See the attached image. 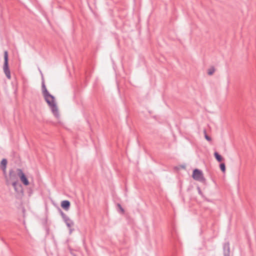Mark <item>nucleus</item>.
<instances>
[{"instance_id":"1","label":"nucleus","mask_w":256,"mask_h":256,"mask_svg":"<svg viewBox=\"0 0 256 256\" xmlns=\"http://www.w3.org/2000/svg\"><path fill=\"white\" fill-rule=\"evenodd\" d=\"M42 90L44 98L50 106L52 114L56 118H58L60 115L58 108L55 101V98L49 93L44 82H42Z\"/></svg>"},{"instance_id":"2","label":"nucleus","mask_w":256,"mask_h":256,"mask_svg":"<svg viewBox=\"0 0 256 256\" xmlns=\"http://www.w3.org/2000/svg\"><path fill=\"white\" fill-rule=\"evenodd\" d=\"M3 69L6 76L8 78L10 79L11 76L10 70L8 68V52L7 51H5L4 52V64Z\"/></svg>"},{"instance_id":"3","label":"nucleus","mask_w":256,"mask_h":256,"mask_svg":"<svg viewBox=\"0 0 256 256\" xmlns=\"http://www.w3.org/2000/svg\"><path fill=\"white\" fill-rule=\"evenodd\" d=\"M192 178L194 180L200 182H203L205 180L202 172L198 169H195L193 171Z\"/></svg>"},{"instance_id":"4","label":"nucleus","mask_w":256,"mask_h":256,"mask_svg":"<svg viewBox=\"0 0 256 256\" xmlns=\"http://www.w3.org/2000/svg\"><path fill=\"white\" fill-rule=\"evenodd\" d=\"M17 174L23 184L25 186L28 185L29 182L22 170L21 169L18 168L17 169Z\"/></svg>"},{"instance_id":"5","label":"nucleus","mask_w":256,"mask_h":256,"mask_svg":"<svg viewBox=\"0 0 256 256\" xmlns=\"http://www.w3.org/2000/svg\"><path fill=\"white\" fill-rule=\"evenodd\" d=\"M70 202L67 200H63L61 202V206L66 211L70 209Z\"/></svg>"},{"instance_id":"6","label":"nucleus","mask_w":256,"mask_h":256,"mask_svg":"<svg viewBox=\"0 0 256 256\" xmlns=\"http://www.w3.org/2000/svg\"><path fill=\"white\" fill-rule=\"evenodd\" d=\"M66 225V226L70 228V232H72V230L70 228L74 226V222L71 220L70 218L67 219L66 220L64 221Z\"/></svg>"},{"instance_id":"7","label":"nucleus","mask_w":256,"mask_h":256,"mask_svg":"<svg viewBox=\"0 0 256 256\" xmlns=\"http://www.w3.org/2000/svg\"><path fill=\"white\" fill-rule=\"evenodd\" d=\"M224 256H230V250L228 244H225L224 246Z\"/></svg>"},{"instance_id":"8","label":"nucleus","mask_w":256,"mask_h":256,"mask_svg":"<svg viewBox=\"0 0 256 256\" xmlns=\"http://www.w3.org/2000/svg\"><path fill=\"white\" fill-rule=\"evenodd\" d=\"M7 162V160L6 158L2 159L1 161V168L4 172H5L6 170Z\"/></svg>"},{"instance_id":"9","label":"nucleus","mask_w":256,"mask_h":256,"mask_svg":"<svg viewBox=\"0 0 256 256\" xmlns=\"http://www.w3.org/2000/svg\"><path fill=\"white\" fill-rule=\"evenodd\" d=\"M214 156L216 160L218 162H220L222 160V156L220 154H219L218 152H215L214 154Z\"/></svg>"},{"instance_id":"10","label":"nucleus","mask_w":256,"mask_h":256,"mask_svg":"<svg viewBox=\"0 0 256 256\" xmlns=\"http://www.w3.org/2000/svg\"><path fill=\"white\" fill-rule=\"evenodd\" d=\"M60 212L64 221L69 218V217L66 214L60 209Z\"/></svg>"},{"instance_id":"11","label":"nucleus","mask_w":256,"mask_h":256,"mask_svg":"<svg viewBox=\"0 0 256 256\" xmlns=\"http://www.w3.org/2000/svg\"><path fill=\"white\" fill-rule=\"evenodd\" d=\"M220 168L222 172H224L226 170V166L224 163H221L220 165Z\"/></svg>"},{"instance_id":"12","label":"nucleus","mask_w":256,"mask_h":256,"mask_svg":"<svg viewBox=\"0 0 256 256\" xmlns=\"http://www.w3.org/2000/svg\"><path fill=\"white\" fill-rule=\"evenodd\" d=\"M18 184L17 182H14L12 183V185L14 187V188L15 190L18 192V188H17V186H18Z\"/></svg>"},{"instance_id":"13","label":"nucleus","mask_w":256,"mask_h":256,"mask_svg":"<svg viewBox=\"0 0 256 256\" xmlns=\"http://www.w3.org/2000/svg\"><path fill=\"white\" fill-rule=\"evenodd\" d=\"M214 68L210 69L208 70V74L209 75H212L214 74Z\"/></svg>"},{"instance_id":"14","label":"nucleus","mask_w":256,"mask_h":256,"mask_svg":"<svg viewBox=\"0 0 256 256\" xmlns=\"http://www.w3.org/2000/svg\"><path fill=\"white\" fill-rule=\"evenodd\" d=\"M205 138L208 140V141H210L211 140V138L208 136V135L206 134L205 135Z\"/></svg>"},{"instance_id":"15","label":"nucleus","mask_w":256,"mask_h":256,"mask_svg":"<svg viewBox=\"0 0 256 256\" xmlns=\"http://www.w3.org/2000/svg\"><path fill=\"white\" fill-rule=\"evenodd\" d=\"M13 172H14L12 170L10 171V177L12 176V174Z\"/></svg>"},{"instance_id":"16","label":"nucleus","mask_w":256,"mask_h":256,"mask_svg":"<svg viewBox=\"0 0 256 256\" xmlns=\"http://www.w3.org/2000/svg\"><path fill=\"white\" fill-rule=\"evenodd\" d=\"M118 206L120 208V210H121L122 212H124V209L122 208L121 206H120V204H118Z\"/></svg>"}]
</instances>
